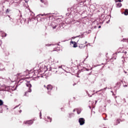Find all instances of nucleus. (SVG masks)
Listing matches in <instances>:
<instances>
[{"label": "nucleus", "instance_id": "1", "mask_svg": "<svg viewBox=\"0 0 128 128\" xmlns=\"http://www.w3.org/2000/svg\"><path fill=\"white\" fill-rule=\"evenodd\" d=\"M26 86L28 88H29L28 91L25 92V94L24 96H28V92H32V84H30V81H28L27 83L26 84Z\"/></svg>", "mask_w": 128, "mask_h": 128}, {"label": "nucleus", "instance_id": "2", "mask_svg": "<svg viewBox=\"0 0 128 128\" xmlns=\"http://www.w3.org/2000/svg\"><path fill=\"white\" fill-rule=\"evenodd\" d=\"M4 4L6 2H10L9 4L10 5L14 4V6H18V2H16L14 0H4Z\"/></svg>", "mask_w": 128, "mask_h": 128}, {"label": "nucleus", "instance_id": "3", "mask_svg": "<svg viewBox=\"0 0 128 128\" xmlns=\"http://www.w3.org/2000/svg\"><path fill=\"white\" fill-rule=\"evenodd\" d=\"M46 88L48 90V94H50H50H52V93L50 92V90H52V86L51 84H48V86H47Z\"/></svg>", "mask_w": 128, "mask_h": 128}, {"label": "nucleus", "instance_id": "4", "mask_svg": "<svg viewBox=\"0 0 128 128\" xmlns=\"http://www.w3.org/2000/svg\"><path fill=\"white\" fill-rule=\"evenodd\" d=\"M86 120L84 118H80L78 120V122L80 126H84V124Z\"/></svg>", "mask_w": 128, "mask_h": 128}, {"label": "nucleus", "instance_id": "5", "mask_svg": "<svg viewBox=\"0 0 128 128\" xmlns=\"http://www.w3.org/2000/svg\"><path fill=\"white\" fill-rule=\"evenodd\" d=\"M23 124H28V126H30L34 124V121L32 120L24 121Z\"/></svg>", "mask_w": 128, "mask_h": 128}, {"label": "nucleus", "instance_id": "6", "mask_svg": "<svg viewBox=\"0 0 128 128\" xmlns=\"http://www.w3.org/2000/svg\"><path fill=\"white\" fill-rule=\"evenodd\" d=\"M51 26L53 28L54 30L56 28V24L54 22H52L51 23Z\"/></svg>", "mask_w": 128, "mask_h": 128}, {"label": "nucleus", "instance_id": "7", "mask_svg": "<svg viewBox=\"0 0 128 128\" xmlns=\"http://www.w3.org/2000/svg\"><path fill=\"white\" fill-rule=\"evenodd\" d=\"M49 62L52 64L54 62V58H52V57H50V58H49Z\"/></svg>", "mask_w": 128, "mask_h": 128}, {"label": "nucleus", "instance_id": "8", "mask_svg": "<svg viewBox=\"0 0 128 128\" xmlns=\"http://www.w3.org/2000/svg\"><path fill=\"white\" fill-rule=\"evenodd\" d=\"M52 72H54L55 74H56V72H58V68H52L51 69Z\"/></svg>", "mask_w": 128, "mask_h": 128}, {"label": "nucleus", "instance_id": "9", "mask_svg": "<svg viewBox=\"0 0 128 128\" xmlns=\"http://www.w3.org/2000/svg\"><path fill=\"white\" fill-rule=\"evenodd\" d=\"M120 120L118 119L116 120H115V122L114 123V126H118V124H120Z\"/></svg>", "mask_w": 128, "mask_h": 128}, {"label": "nucleus", "instance_id": "10", "mask_svg": "<svg viewBox=\"0 0 128 128\" xmlns=\"http://www.w3.org/2000/svg\"><path fill=\"white\" fill-rule=\"evenodd\" d=\"M40 2H41L44 4V6H48V2L46 1V0H40Z\"/></svg>", "mask_w": 128, "mask_h": 128}, {"label": "nucleus", "instance_id": "11", "mask_svg": "<svg viewBox=\"0 0 128 128\" xmlns=\"http://www.w3.org/2000/svg\"><path fill=\"white\" fill-rule=\"evenodd\" d=\"M70 44H74V46H73L74 48H76V46H78L76 45V42L71 41V42H70Z\"/></svg>", "mask_w": 128, "mask_h": 128}, {"label": "nucleus", "instance_id": "12", "mask_svg": "<svg viewBox=\"0 0 128 128\" xmlns=\"http://www.w3.org/2000/svg\"><path fill=\"white\" fill-rule=\"evenodd\" d=\"M4 68V65L2 64H0V70L1 71L4 70V68Z\"/></svg>", "mask_w": 128, "mask_h": 128}, {"label": "nucleus", "instance_id": "13", "mask_svg": "<svg viewBox=\"0 0 128 128\" xmlns=\"http://www.w3.org/2000/svg\"><path fill=\"white\" fill-rule=\"evenodd\" d=\"M80 38H84V34H82L81 36L80 35V36H76V37H72V38H80Z\"/></svg>", "mask_w": 128, "mask_h": 128}, {"label": "nucleus", "instance_id": "14", "mask_svg": "<svg viewBox=\"0 0 128 128\" xmlns=\"http://www.w3.org/2000/svg\"><path fill=\"white\" fill-rule=\"evenodd\" d=\"M116 8H120L122 6V4L120 2H116Z\"/></svg>", "mask_w": 128, "mask_h": 128}, {"label": "nucleus", "instance_id": "15", "mask_svg": "<svg viewBox=\"0 0 128 128\" xmlns=\"http://www.w3.org/2000/svg\"><path fill=\"white\" fill-rule=\"evenodd\" d=\"M48 14H40L38 15L37 16L38 17V16H48Z\"/></svg>", "mask_w": 128, "mask_h": 128}, {"label": "nucleus", "instance_id": "16", "mask_svg": "<svg viewBox=\"0 0 128 128\" xmlns=\"http://www.w3.org/2000/svg\"><path fill=\"white\" fill-rule=\"evenodd\" d=\"M76 112H77L78 114H80V112H82V109L76 108Z\"/></svg>", "mask_w": 128, "mask_h": 128}, {"label": "nucleus", "instance_id": "17", "mask_svg": "<svg viewBox=\"0 0 128 128\" xmlns=\"http://www.w3.org/2000/svg\"><path fill=\"white\" fill-rule=\"evenodd\" d=\"M36 74L34 73V72H31L29 74H30V76H31V78H32V76H34Z\"/></svg>", "mask_w": 128, "mask_h": 128}, {"label": "nucleus", "instance_id": "18", "mask_svg": "<svg viewBox=\"0 0 128 128\" xmlns=\"http://www.w3.org/2000/svg\"><path fill=\"white\" fill-rule=\"evenodd\" d=\"M124 14L125 16H128V10L126 9L124 12Z\"/></svg>", "mask_w": 128, "mask_h": 128}, {"label": "nucleus", "instance_id": "19", "mask_svg": "<svg viewBox=\"0 0 128 128\" xmlns=\"http://www.w3.org/2000/svg\"><path fill=\"white\" fill-rule=\"evenodd\" d=\"M72 116H74V113L69 114V118H72Z\"/></svg>", "mask_w": 128, "mask_h": 128}, {"label": "nucleus", "instance_id": "20", "mask_svg": "<svg viewBox=\"0 0 128 128\" xmlns=\"http://www.w3.org/2000/svg\"><path fill=\"white\" fill-rule=\"evenodd\" d=\"M47 118L48 120V122H52V118H50V116H48Z\"/></svg>", "mask_w": 128, "mask_h": 128}, {"label": "nucleus", "instance_id": "21", "mask_svg": "<svg viewBox=\"0 0 128 128\" xmlns=\"http://www.w3.org/2000/svg\"><path fill=\"white\" fill-rule=\"evenodd\" d=\"M116 2H123L124 0H114Z\"/></svg>", "mask_w": 128, "mask_h": 128}, {"label": "nucleus", "instance_id": "22", "mask_svg": "<svg viewBox=\"0 0 128 128\" xmlns=\"http://www.w3.org/2000/svg\"><path fill=\"white\" fill-rule=\"evenodd\" d=\"M54 46V44H46V46Z\"/></svg>", "mask_w": 128, "mask_h": 128}, {"label": "nucleus", "instance_id": "23", "mask_svg": "<svg viewBox=\"0 0 128 128\" xmlns=\"http://www.w3.org/2000/svg\"><path fill=\"white\" fill-rule=\"evenodd\" d=\"M2 104H4V102L2 100H0V106H2Z\"/></svg>", "mask_w": 128, "mask_h": 128}, {"label": "nucleus", "instance_id": "24", "mask_svg": "<svg viewBox=\"0 0 128 128\" xmlns=\"http://www.w3.org/2000/svg\"><path fill=\"white\" fill-rule=\"evenodd\" d=\"M2 108H6V110H8V106L6 105H3Z\"/></svg>", "mask_w": 128, "mask_h": 128}, {"label": "nucleus", "instance_id": "25", "mask_svg": "<svg viewBox=\"0 0 128 128\" xmlns=\"http://www.w3.org/2000/svg\"><path fill=\"white\" fill-rule=\"evenodd\" d=\"M128 40V38H124L123 40H122V42H126Z\"/></svg>", "mask_w": 128, "mask_h": 128}, {"label": "nucleus", "instance_id": "26", "mask_svg": "<svg viewBox=\"0 0 128 128\" xmlns=\"http://www.w3.org/2000/svg\"><path fill=\"white\" fill-rule=\"evenodd\" d=\"M92 32V31L90 30H88V31L86 32V34H90Z\"/></svg>", "mask_w": 128, "mask_h": 128}, {"label": "nucleus", "instance_id": "27", "mask_svg": "<svg viewBox=\"0 0 128 128\" xmlns=\"http://www.w3.org/2000/svg\"><path fill=\"white\" fill-rule=\"evenodd\" d=\"M86 92L87 94H88L89 98H92V96H90V94H88V92L86 91Z\"/></svg>", "mask_w": 128, "mask_h": 128}, {"label": "nucleus", "instance_id": "28", "mask_svg": "<svg viewBox=\"0 0 128 128\" xmlns=\"http://www.w3.org/2000/svg\"><path fill=\"white\" fill-rule=\"evenodd\" d=\"M6 14H8V12H10V10H8V9H6Z\"/></svg>", "mask_w": 128, "mask_h": 128}, {"label": "nucleus", "instance_id": "29", "mask_svg": "<svg viewBox=\"0 0 128 128\" xmlns=\"http://www.w3.org/2000/svg\"><path fill=\"white\" fill-rule=\"evenodd\" d=\"M18 12H20V17H22V12H20V10H18Z\"/></svg>", "mask_w": 128, "mask_h": 128}, {"label": "nucleus", "instance_id": "30", "mask_svg": "<svg viewBox=\"0 0 128 128\" xmlns=\"http://www.w3.org/2000/svg\"><path fill=\"white\" fill-rule=\"evenodd\" d=\"M40 119H42V112H40Z\"/></svg>", "mask_w": 128, "mask_h": 128}, {"label": "nucleus", "instance_id": "31", "mask_svg": "<svg viewBox=\"0 0 128 128\" xmlns=\"http://www.w3.org/2000/svg\"><path fill=\"white\" fill-rule=\"evenodd\" d=\"M107 102H108V104H110V102H111L110 100H107Z\"/></svg>", "mask_w": 128, "mask_h": 128}, {"label": "nucleus", "instance_id": "32", "mask_svg": "<svg viewBox=\"0 0 128 128\" xmlns=\"http://www.w3.org/2000/svg\"><path fill=\"white\" fill-rule=\"evenodd\" d=\"M22 80H20L18 82V84H20V82H22Z\"/></svg>", "mask_w": 128, "mask_h": 128}, {"label": "nucleus", "instance_id": "33", "mask_svg": "<svg viewBox=\"0 0 128 128\" xmlns=\"http://www.w3.org/2000/svg\"><path fill=\"white\" fill-rule=\"evenodd\" d=\"M22 2H27L25 0H22Z\"/></svg>", "mask_w": 128, "mask_h": 128}, {"label": "nucleus", "instance_id": "34", "mask_svg": "<svg viewBox=\"0 0 128 128\" xmlns=\"http://www.w3.org/2000/svg\"><path fill=\"white\" fill-rule=\"evenodd\" d=\"M76 108H75L73 110V112H76Z\"/></svg>", "mask_w": 128, "mask_h": 128}, {"label": "nucleus", "instance_id": "35", "mask_svg": "<svg viewBox=\"0 0 128 128\" xmlns=\"http://www.w3.org/2000/svg\"><path fill=\"white\" fill-rule=\"evenodd\" d=\"M62 68V66H58V68Z\"/></svg>", "mask_w": 128, "mask_h": 128}, {"label": "nucleus", "instance_id": "36", "mask_svg": "<svg viewBox=\"0 0 128 128\" xmlns=\"http://www.w3.org/2000/svg\"><path fill=\"white\" fill-rule=\"evenodd\" d=\"M20 74H17L16 76H18Z\"/></svg>", "mask_w": 128, "mask_h": 128}, {"label": "nucleus", "instance_id": "37", "mask_svg": "<svg viewBox=\"0 0 128 128\" xmlns=\"http://www.w3.org/2000/svg\"><path fill=\"white\" fill-rule=\"evenodd\" d=\"M102 28V26H98V28Z\"/></svg>", "mask_w": 128, "mask_h": 128}, {"label": "nucleus", "instance_id": "38", "mask_svg": "<svg viewBox=\"0 0 128 128\" xmlns=\"http://www.w3.org/2000/svg\"><path fill=\"white\" fill-rule=\"evenodd\" d=\"M4 34L5 35L4 36H6V34L4 33Z\"/></svg>", "mask_w": 128, "mask_h": 128}, {"label": "nucleus", "instance_id": "39", "mask_svg": "<svg viewBox=\"0 0 128 128\" xmlns=\"http://www.w3.org/2000/svg\"><path fill=\"white\" fill-rule=\"evenodd\" d=\"M44 18H41V20H44Z\"/></svg>", "mask_w": 128, "mask_h": 128}, {"label": "nucleus", "instance_id": "40", "mask_svg": "<svg viewBox=\"0 0 128 128\" xmlns=\"http://www.w3.org/2000/svg\"><path fill=\"white\" fill-rule=\"evenodd\" d=\"M76 84H73L74 86H76Z\"/></svg>", "mask_w": 128, "mask_h": 128}, {"label": "nucleus", "instance_id": "41", "mask_svg": "<svg viewBox=\"0 0 128 128\" xmlns=\"http://www.w3.org/2000/svg\"><path fill=\"white\" fill-rule=\"evenodd\" d=\"M108 22H110V20L106 22V24H108Z\"/></svg>", "mask_w": 128, "mask_h": 128}, {"label": "nucleus", "instance_id": "42", "mask_svg": "<svg viewBox=\"0 0 128 128\" xmlns=\"http://www.w3.org/2000/svg\"><path fill=\"white\" fill-rule=\"evenodd\" d=\"M19 112H22V110H20V111H19Z\"/></svg>", "mask_w": 128, "mask_h": 128}, {"label": "nucleus", "instance_id": "43", "mask_svg": "<svg viewBox=\"0 0 128 128\" xmlns=\"http://www.w3.org/2000/svg\"><path fill=\"white\" fill-rule=\"evenodd\" d=\"M0 32H2V34H4V32L2 31H1Z\"/></svg>", "mask_w": 128, "mask_h": 128}, {"label": "nucleus", "instance_id": "44", "mask_svg": "<svg viewBox=\"0 0 128 128\" xmlns=\"http://www.w3.org/2000/svg\"><path fill=\"white\" fill-rule=\"evenodd\" d=\"M2 80V78H0V80Z\"/></svg>", "mask_w": 128, "mask_h": 128}, {"label": "nucleus", "instance_id": "45", "mask_svg": "<svg viewBox=\"0 0 128 128\" xmlns=\"http://www.w3.org/2000/svg\"><path fill=\"white\" fill-rule=\"evenodd\" d=\"M111 92H112V94H114V92L112 91H111Z\"/></svg>", "mask_w": 128, "mask_h": 128}, {"label": "nucleus", "instance_id": "46", "mask_svg": "<svg viewBox=\"0 0 128 128\" xmlns=\"http://www.w3.org/2000/svg\"><path fill=\"white\" fill-rule=\"evenodd\" d=\"M96 102H98V101H97V100H96Z\"/></svg>", "mask_w": 128, "mask_h": 128}, {"label": "nucleus", "instance_id": "47", "mask_svg": "<svg viewBox=\"0 0 128 128\" xmlns=\"http://www.w3.org/2000/svg\"><path fill=\"white\" fill-rule=\"evenodd\" d=\"M85 44H88V42H85Z\"/></svg>", "mask_w": 128, "mask_h": 128}, {"label": "nucleus", "instance_id": "48", "mask_svg": "<svg viewBox=\"0 0 128 128\" xmlns=\"http://www.w3.org/2000/svg\"><path fill=\"white\" fill-rule=\"evenodd\" d=\"M86 70H88V69H86Z\"/></svg>", "mask_w": 128, "mask_h": 128}, {"label": "nucleus", "instance_id": "49", "mask_svg": "<svg viewBox=\"0 0 128 128\" xmlns=\"http://www.w3.org/2000/svg\"><path fill=\"white\" fill-rule=\"evenodd\" d=\"M124 86H128V85H125Z\"/></svg>", "mask_w": 128, "mask_h": 128}, {"label": "nucleus", "instance_id": "50", "mask_svg": "<svg viewBox=\"0 0 128 128\" xmlns=\"http://www.w3.org/2000/svg\"><path fill=\"white\" fill-rule=\"evenodd\" d=\"M89 108H92L90 107V106H89Z\"/></svg>", "mask_w": 128, "mask_h": 128}, {"label": "nucleus", "instance_id": "51", "mask_svg": "<svg viewBox=\"0 0 128 128\" xmlns=\"http://www.w3.org/2000/svg\"><path fill=\"white\" fill-rule=\"evenodd\" d=\"M100 92V91H98V92H96V94L97 92Z\"/></svg>", "mask_w": 128, "mask_h": 128}, {"label": "nucleus", "instance_id": "52", "mask_svg": "<svg viewBox=\"0 0 128 128\" xmlns=\"http://www.w3.org/2000/svg\"><path fill=\"white\" fill-rule=\"evenodd\" d=\"M124 72L125 74H126V72H125V71H124Z\"/></svg>", "mask_w": 128, "mask_h": 128}, {"label": "nucleus", "instance_id": "53", "mask_svg": "<svg viewBox=\"0 0 128 128\" xmlns=\"http://www.w3.org/2000/svg\"><path fill=\"white\" fill-rule=\"evenodd\" d=\"M44 88H46V85H44Z\"/></svg>", "mask_w": 128, "mask_h": 128}, {"label": "nucleus", "instance_id": "54", "mask_svg": "<svg viewBox=\"0 0 128 128\" xmlns=\"http://www.w3.org/2000/svg\"><path fill=\"white\" fill-rule=\"evenodd\" d=\"M18 108V106H16V107H15L14 108Z\"/></svg>", "mask_w": 128, "mask_h": 128}, {"label": "nucleus", "instance_id": "55", "mask_svg": "<svg viewBox=\"0 0 128 128\" xmlns=\"http://www.w3.org/2000/svg\"><path fill=\"white\" fill-rule=\"evenodd\" d=\"M56 90H58V87L56 88Z\"/></svg>", "mask_w": 128, "mask_h": 128}, {"label": "nucleus", "instance_id": "56", "mask_svg": "<svg viewBox=\"0 0 128 128\" xmlns=\"http://www.w3.org/2000/svg\"><path fill=\"white\" fill-rule=\"evenodd\" d=\"M114 106H116V104H114Z\"/></svg>", "mask_w": 128, "mask_h": 128}, {"label": "nucleus", "instance_id": "57", "mask_svg": "<svg viewBox=\"0 0 128 128\" xmlns=\"http://www.w3.org/2000/svg\"><path fill=\"white\" fill-rule=\"evenodd\" d=\"M113 94V96H114V94Z\"/></svg>", "mask_w": 128, "mask_h": 128}, {"label": "nucleus", "instance_id": "58", "mask_svg": "<svg viewBox=\"0 0 128 128\" xmlns=\"http://www.w3.org/2000/svg\"><path fill=\"white\" fill-rule=\"evenodd\" d=\"M0 112H1V114H2V112L1 111Z\"/></svg>", "mask_w": 128, "mask_h": 128}, {"label": "nucleus", "instance_id": "59", "mask_svg": "<svg viewBox=\"0 0 128 128\" xmlns=\"http://www.w3.org/2000/svg\"><path fill=\"white\" fill-rule=\"evenodd\" d=\"M32 14H33V16H34V12H32Z\"/></svg>", "mask_w": 128, "mask_h": 128}, {"label": "nucleus", "instance_id": "60", "mask_svg": "<svg viewBox=\"0 0 128 128\" xmlns=\"http://www.w3.org/2000/svg\"><path fill=\"white\" fill-rule=\"evenodd\" d=\"M86 46H88V44H87V45H86Z\"/></svg>", "mask_w": 128, "mask_h": 128}, {"label": "nucleus", "instance_id": "61", "mask_svg": "<svg viewBox=\"0 0 128 128\" xmlns=\"http://www.w3.org/2000/svg\"><path fill=\"white\" fill-rule=\"evenodd\" d=\"M94 28H96V26H95Z\"/></svg>", "mask_w": 128, "mask_h": 128}, {"label": "nucleus", "instance_id": "62", "mask_svg": "<svg viewBox=\"0 0 128 128\" xmlns=\"http://www.w3.org/2000/svg\"><path fill=\"white\" fill-rule=\"evenodd\" d=\"M2 36H4V35H2Z\"/></svg>", "mask_w": 128, "mask_h": 128}]
</instances>
